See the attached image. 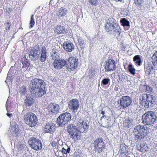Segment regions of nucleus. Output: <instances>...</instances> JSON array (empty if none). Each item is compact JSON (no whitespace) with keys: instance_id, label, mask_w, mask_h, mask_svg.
Returning <instances> with one entry per match:
<instances>
[{"instance_id":"nucleus-28","label":"nucleus","mask_w":157,"mask_h":157,"mask_svg":"<svg viewBox=\"0 0 157 157\" xmlns=\"http://www.w3.org/2000/svg\"><path fill=\"white\" fill-rule=\"evenodd\" d=\"M128 146L125 144H122L120 147V151L122 154L126 155L128 153Z\"/></svg>"},{"instance_id":"nucleus-26","label":"nucleus","mask_w":157,"mask_h":157,"mask_svg":"<svg viewBox=\"0 0 157 157\" xmlns=\"http://www.w3.org/2000/svg\"><path fill=\"white\" fill-rule=\"evenodd\" d=\"M67 12V9L65 8L62 7L59 9L57 15L59 17H60L65 16Z\"/></svg>"},{"instance_id":"nucleus-30","label":"nucleus","mask_w":157,"mask_h":157,"mask_svg":"<svg viewBox=\"0 0 157 157\" xmlns=\"http://www.w3.org/2000/svg\"><path fill=\"white\" fill-rule=\"evenodd\" d=\"M51 56L53 59H57L59 57V52L56 49L54 48L52 52Z\"/></svg>"},{"instance_id":"nucleus-2","label":"nucleus","mask_w":157,"mask_h":157,"mask_svg":"<svg viewBox=\"0 0 157 157\" xmlns=\"http://www.w3.org/2000/svg\"><path fill=\"white\" fill-rule=\"evenodd\" d=\"M157 120L155 112L149 111L146 112L142 116V121L143 124L146 125H151L153 124Z\"/></svg>"},{"instance_id":"nucleus-35","label":"nucleus","mask_w":157,"mask_h":157,"mask_svg":"<svg viewBox=\"0 0 157 157\" xmlns=\"http://www.w3.org/2000/svg\"><path fill=\"white\" fill-rule=\"evenodd\" d=\"M144 0H134V3L138 7H141L142 6V4L144 2Z\"/></svg>"},{"instance_id":"nucleus-39","label":"nucleus","mask_w":157,"mask_h":157,"mask_svg":"<svg viewBox=\"0 0 157 157\" xmlns=\"http://www.w3.org/2000/svg\"><path fill=\"white\" fill-rule=\"evenodd\" d=\"M27 92L26 87L25 86H23L21 87L20 90V93L21 94H24Z\"/></svg>"},{"instance_id":"nucleus-23","label":"nucleus","mask_w":157,"mask_h":157,"mask_svg":"<svg viewBox=\"0 0 157 157\" xmlns=\"http://www.w3.org/2000/svg\"><path fill=\"white\" fill-rule=\"evenodd\" d=\"M137 147L139 151L143 152H145L149 150L147 144L144 142H142L140 145H138Z\"/></svg>"},{"instance_id":"nucleus-6","label":"nucleus","mask_w":157,"mask_h":157,"mask_svg":"<svg viewBox=\"0 0 157 157\" xmlns=\"http://www.w3.org/2000/svg\"><path fill=\"white\" fill-rule=\"evenodd\" d=\"M67 132L71 137L74 140H78L81 137V132L73 124H71L67 127Z\"/></svg>"},{"instance_id":"nucleus-3","label":"nucleus","mask_w":157,"mask_h":157,"mask_svg":"<svg viewBox=\"0 0 157 157\" xmlns=\"http://www.w3.org/2000/svg\"><path fill=\"white\" fill-rule=\"evenodd\" d=\"M134 132L136 138L138 140H141L145 137L148 134V128L144 125H138L134 128Z\"/></svg>"},{"instance_id":"nucleus-48","label":"nucleus","mask_w":157,"mask_h":157,"mask_svg":"<svg viewBox=\"0 0 157 157\" xmlns=\"http://www.w3.org/2000/svg\"><path fill=\"white\" fill-rule=\"evenodd\" d=\"M10 75L9 74V73H8L7 75L6 80H10V79L11 77L10 76Z\"/></svg>"},{"instance_id":"nucleus-49","label":"nucleus","mask_w":157,"mask_h":157,"mask_svg":"<svg viewBox=\"0 0 157 157\" xmlns=\"http://www.w3.org/2000/svg\"><path fill=\"white\" fill-rule=\"evenodd\" d=\"M7 116L8 117H10L12 116V113H7Z\"/></svg>"},{"instance_id":"nucleus-34","label":"nucleus","mask_w":157,"mask_h":157,"mask_svg":"<svg viewBox=\"0 0 157 157\" xmlns=\"http://www.w3.org/2000/svg\"><path fill=\"white\" fill-rule=\"evenodd\" d=\"M120 22L122 23V25L123 26H129V22L127 20H126L125 18H123L122 19Z\"/></svg>"},{"instance_id":"nucleus-1","label":"nucleus","mask_w":157,"mask_h":157,"mask_svg":"<svg viewBox=\"0 0 157 157\" xmlns=\"http://www.w3.org/2000/svg\"><path fill=\"white\" fill-rule=\"evenodd\" d=\"M31 93L36 98H40L45 94L46 87L44 81L41 79L35 78L32 79L29 85Z\"/></svg>"},{"instance_id":"nucleus-5","label":"nucleus","mask_w":157,"mask_h":157,"mask_svg":"<svg viewBox=\"0 0 157 157\" xmlns=\"http://www.w3.org/2000/svg\"><path fill=\"white\" fill-rule=\"evenodd\" d=\"M67 132L71 137L74 140H78L81 137V132L73 124H71L67 127Z\"/></svg>"},{"instance_id":"nucleus-24","label":"nucleus","mask_w":157,"mask_h":157,"mask_svg":"<svg viewBox=\"0 0 157 157\" xmlns=\"http://www.w3.org/2000/svg\"><path fill=\"white\" fill-rule=\"evenodd\" d=\"M47 57V50L45 47L43 46L41 50V56L40 58V60L42 62H44Z\"/></svg>"},{"instance_id":"nucleus-36","label":"nucleus","mask_w":157,"mask_h":157,"mask_svg":"<svg viewBox=\"0 0 157 157\" xmlns=\"http://www.w3.org/2000/svg\"><path fill=\"white\" fill-rule=\"evenodd\" d=\"M22 63L23 64L22 68L24 67H29L30 65L29 61L26 59H24V61L22 62Z\"/></svg>"},{"instance_id":"nucleus-42","label":"nucleus","mask_w":157,"mask_h":157,"mask_svg":"<svg viewBox=\"0 0 157 157\" xmlns=\"http://www.w3.org/2000/svg\"><path fill=\"white\" fill-rule=\"evenodd\" d=\"M89 2L90 4L94 6L97 5L98 3L97 0H89Z\"/></svg>"},{"instance_id":"nucleus-33","label":"nucleus","mask_w":157,"mask_h":157,"mask_svg":"<svg viewBox=\"0 0 157 157\" xmlns=\"http://www.w3.org/2000/svg\"><path fill=\"white\" fill-rule=\"evenodd\" d=\"M128 71L132 75H134L135 74L136 69L133 67L132 65L129 64L128 65Z\"/></svg>"},{"instance_id":"nucleus-51","label":"nucleus","mask_w":157,"mask_h":157,"mask_svg":"<svg viewBox=\"0 0 157 157\" xmlns=\"http://www.w3.org/2000/svg\"><path fill=\"white\" fill-rule=\"evenodd\" d=\"M115 1H116V2H121L123 0H114Z\"/></svg>"},{"instance_id":"nucleus-29","label":"nucleus","mask_w":157,"mask_h":157,"mask_svg":"<svg viewBox=\"0 0 157 157\" xmlns=\"http://www.w3.org/2000/svg\"><path fill=\"white\" fill-rule=\"evenodd\" d=\"M132 119H126L124 122V125L125 127L130 128L132 125V122L133 121Z\"/></svg>"},{"instance_id":"nucleus-50","label":"nucleus","mask_w":157,"mask_h":157,"mask_svg":"<svg viewBox=\"0 0 157 157\" xmlns=\"http://www.w3.org/2000/svg\"><path fill=\"white\" fill-rule=\"evenodd\" d=\"M101 114H102V115L103 116L102 117H105V116H104V114L105 113V112L104 111H102L101 112Z\"/></svg>"},{"instance_id":"nucleus-47","label":"nucleus","mask_w":157,"mask_h":157,"mask_svg":"<svg viewBox=\"0 0 157 157\" xmlns=\"http://www.w3.org/2000/svg\"><path fill=\"white\" fill-rule=\"evenodd\" d=\"M19 131V130L17 128H15V130L14 131V132H15L16 133V136H17V133H18V132Z\"/></svg>"},{"instance_id":"nucleus-9","label":"nucleus","mask_w":157,"mask_h":157,"mask_svg":"<svg viewBox=\"0 0 157 157\" xmlns=\"http://www.w3.org/2000/svg\"><path fill=\"white\" fill-rule=\"evenodd\" d=\"M94 146L96 152L100 153L105 149V144L101 137L97 138L94 142Z\"/></svg>"},{"instance_id":"nucleus-22","label":"nucleus","mask_w":157,"mask_h":157,"mask_svg":"<svg viewBox=\"0 0 157 157\" xmlns=\"http://www.w3.org/2000/svg\"><path fill=\"white\" fill-rule=\"evenodd\" d=\"M43 128L45 132L50 133H53L55 130V126L49 123L46 124Z\"/></svg>"},{"instance_id":"nucleus-32","label":"nucleus","mask_w":157,"mask_h":157,"mask_svg":"<svg viewBox=\"0 0 157 157\" xmlns=\"http://www.w3.org/2000/svg\"><path fill=\"white\" fill-rule=\"evenodd\" d=\"M151 59L152 62L154 64H157V51L153 54Z\"/></svg>"},{"instance_id":"nucleus-44","label":"nucleus","mask_w":157,"mask_h":157,"mask_svg":"<svg viewBox=\"0 0 157 157\" xmlns=\"http://www.w3.org/2000/svg\"><path fill=\"white\" fill-rule=\"evenodd\" d=\"M146 71L147 74H150L151 71V67H147Z\"/></svg>"},{"instance_id":"nucleus-40","label":"nucleus","mask_w":157,"mask_h":157,"mask_svg":"<svg viewBox=\"0 0 157 157\" xmlns=\"http://www.w3.org/2000/svg\"><path fill=\"white\" fill-rule=\"evenodd\" d=\"M18 150H22L24 148V145L21 142H19L17 145Z\"/></svg>"},{"instance_id":"nucleus-4","label":"nucleus","mask_w":157,"mask_h":157,"mask_svg":"<svg viewBox=\"0 0 157 157\" xmlns=\"http://www.w3.org/2000/svg\"><path fill=\"white\" fill-rule=\"evenodd\" d=\"M24 121L25 123L29 127H33L37 123V118L36 116L32 112H28L24 116Z\"/></svg>"},{"instance_id":"nucleus-19","label":"nucleus","mask_w":157,"mask_h":157,"mask_svg":"<svg viewBox=\"0 0 157 157\" xmlns=\"http://www.w3.org/2000/svg\"><path fill=\"white\" fill-rule=\"evenodd\" d=\"M29 58L32 60H36L39 58L38 50L34 48L29 52Z\"/></svg>"},{"instance_id":"nucleus-8","label":"nucleus","mask_w":157,"mask_h":157,"mask_svg":"<svg viewBox=\"0 0 157 157\" xmlns=\"http://www.w3.org/2000/svg\"><path fill=\"white\" fill-rule=\"evenodd\" d=\"M71 116L68 113L65 112L59 115L57 119V123L59 126H63L71 120Z\"/></svg>"},{"instance_id":"nucleus-16","label":"nucleus","mask_w":157,"mask_h":157,"mask_svg":"<svg viewBox=\"0 0 157 157\" xmlns=\"http://www.w3.org/2000/svg\"><path fill=\"white\" fill-rule=\"evenodd\" d=\"M66 64L67 61L63 59H55L53 63L54 68L57 70L63 68Z\"/></svg>"},{"instance_id":"nucleus-21","label":"nucleus","mask_w":157,"mask_h":157,"mask_svg":"<svg viewBox=\"0 0 157 157\" xmlns=\"http://www.w3.org/2000/svg\"><path fill=\"white\" fill-rule=\"evenodd\" d=\"M64 49L67 52H71L74 49V45L72 43L64 42L63 44Z\"/></svg>"},{"instance_id":"nucleus-45","label":"nucleus","mask_w":157,"mask_h":157,"mask_svg":"<svg viewBox=\"0 0 157 157\" xmlns=\"http://www.w3.org/2000/svg\"><path fill=\"white\" fill-rule=\"evenodd\" d=\"M57 145V143L55 141H53L51 144V145L53 147H56Z\"/></svg>"},{"instance_id":"nucleus-27","label":"nucleus","mask_w":157,"mask_h":157,"mask_svg":"<svg viewBox=\"0 0 157 157\" xmlns=\"http://www.w3.org/2000/svg\"><path fill=\"white\" fill-rule=\"evenodd\" d=\"M25 102L26 105L28 106H31L34 103V99L31 96H26Z\"/></svg>"},{"instance_id":"nucleus-11","label":"nucleus","mask_w":157,"mask_h":157,"mask_svg":"<svg viewBox=\"0 0 157 157\" xmlns=\"http://www.w3.org/2000/svg\"><path fill=\"white\" fill-rule=\"evenodd\" d=\"M68 70L69 71H74L77 67L78 65L77 58L74 56H71L68 59Z\"/></svg>"},{"instance_id":"nucleus-38","label":"nucleus","mask_w":157,"mask_h":157,"mask_svg":"<svg viewBox=\"0 0 157 157\" xmlns=\"http://www.w3.org/2000/svg\"><path fill=\"white\" fill-rule=\"evenodd\" d=\"M70 151V148L69 147H68L67 149H65L64 147H63L62 149V152L65 154L66 155L67 153H69Z\"/></svg>"},{"instance_id":"nucleus-13","label":"nucleus","mask_w":157,"mask_h":157,"mask_svg":"<svg viewBox=\"0 0 157 157\" xmlns=\"http://www.w3.org/2000/svg\"><path fill=\"white\" fill-rule=\"evenodd\" d=\"M47 109L49 114L52 115H54L59 112L60 108L58 104L51 103L48 106Z\"/></svg>"},{"instance_id":"nucleus-12","label":"nucleus","mask_w":157,"mask_h":157,"mask_svg":"<svg viewBox=\"0 0 157 157\" xmlns=\"http://www.w3.org/2000/svg\"><path fill=\"white\" fill-rule=\"evenodd\" d=\"M151 95L146 94H143L140 98V104L144 107L148 108L149 104L151 101Z\"/></svg>"},{"instance_id":"nucleus-18","label":"nucleus","mask_w":157,"mask_h":157,"mask_svg":"<svg viewBox=\"0 0 157 157\" xmlns=\"http://www.w3.org/2000/svg\"><path fill=\"white\" fill-rule=\"evenodd\" d=\"M76 127L82 132H85L88 128L89 126L85 121L79 120L78 122Z\"/></svg>"},{"instance_id":"nucleus-15","label":"nucleus","mask_w":157,"mask_h":157,"mask_svg":"<svg viewBox=\"0 0 157 157\" xmlns=\"http://www.w3.org/2000/svg\"><path fill=\"white\" fill-rule=\"evenodd\" d=\"M79 106V101L77 99H72L69 101L68 104L69 109L74 112L76 113L77 111Z\"/></svg>"},{"instance_id":"nucleus-20","label":"nucleus","mask_w":157,"mask_h":157,"mask_svg":"<svg viewBox=\"0 0 157 157\" xmlns=\"http://www.w3.org/2000/svg\"><path fill=\"white\" fill-rule=\"evenodd\" d=\"M53 30L55 33L58 35L64 34L66 32L64 27L59 25L55 26Z\"/></svg>"},{"instance_id":"nucleus-14","label":"nucleus","mask_w":157,"mask_h":157,"mask_svg":"<svg viewBox=\"0 0 157 157\" xmlns=\"http://www.w3.org/2000/svg\"><path fill=\"white\" fill-rule=\"evenodd\" d=\"M116 63L112 59H109L106 61L104 65V68L107 71H111L116 70Z\"/></svg>"},{"instance_id":"nucleus-41","label":"nucleus","mask_w":157,"mask_h":157,"mask_svg":"<svg viewBox=\"0 0 157 157\" xmlns=\"http://www.w3.org/2000/svg\"><path fill=\"white\" fill-rule=\"evenodd\" d=\"M110 79L109 78H104L102 80L101 82L103 85H106L108 83Z\"/></svg>"},{"instance_id":"nucleus-46","label":"nucleus","mask_w":157,"mask_h":157,"mask_svg":"<svg viewBox=\"0 0 157 157\" xmlns=\"http://www.w3.org/2000/svg\"><path fill=\"white\" fill-rule=\"evenodd\" d=\"M6 24L7 25V26L8 28V29L9 30L11 26L10 23L9 22L7 21L6 22Z\"/></svg>"},{"instance_id":"nucleus-17","label":"nucleus","mask_w":157,"mask_h":157,"mask_svg":"<svg viewBox=\"0 0 157 157\" xmlns=\"http://www.w3.org/2000/svg\"><path fill=\"white\" fill-rule=\"evenodd\" d=\"M117 28L118 27L116 28L113 24L110 22H107L105 26L106 32H111L113 30V32L115 33V35H116L117 34L118 36H119L121 33Z\"/></svg>"},{"instance_id":"nucleus-7","label":"nucleus","mask_w":157,"mask_h":157,"mask_svg":"<svg viewBox=\"0 0 157 157\" xmlns=\"http://www.w3.org/2000/svg\"><path fill=\"white\" fill-rule=\"evenodd\" d=\"M131 98L128 96H123L118 101V105H116V107L119 110L124 109L128 107L132 103Z\"/></svg>"},{"instance_id":"nucleus-31","label":"nucleus","mask_w":157,"mask_h":157,"mask_svg":"<svg viewBox=\"0 0 157 157\" xmlns=\"http://www.w3.org/2000/svg\"><path fill=\"white\" fill-rule=\"evenodd\" d=\"M78 44L81 48L82 49L84 48L85 44L84 40L82 38L80 37L78 38Z\"/></svg>"},{"instance_id":"nucleus-43","label":"nucleus","mask_w":157,"mask_h":157,"mask_svg":"<svg viewBox=\"0 0 157 157\" xmlns=\"http://www.w3.org/2000/svg\"><path fill=\"white\" fill-rule=\"evenodd\" d=\"M58 0H51L50 2V5H51L53 6H56L58 2Z\"/></svg>"},{"instance_id":"nucleus-25","label":"nucleus","mask_w":157,"mask_h":157,"mask_svg":"<svg viewBox=\"0 0 157 157\" xmlns=\"http://www.w3.org/2000/svg\"><path fill=\"white\" fill-rule=\"evenodd\" d=\"M140 56V55H138L135 56L133 58V61L135 63V64L137 67L140 66L142 63Z\"/></svg>"},{"instance_id":"nucleus-37","label":"nucleus","mask_w":157,"mask_h":157,"mask_svg":"<svg viewBox=\"0 0 157 157\" xmlns=\"http://www.w3.org/2000/svg\"><path fill=\"white\" fill-rule=\"evenodd\" d=\"M34 19V15H32L31 16L30 18V21L29 23L30 28H32L35 24Z\"/></svg>"},{"instance_id":"nucleus-10","label":"nucleus","mask_w":157,"mask_h":157,"mask_svg":"<svg viewBox=\"0 0 157 157\" xmlns=\"http://www.w3.org/2000/svg\"><path fill=\"white\" fill-rule=\"evenodd\" d=\"M29 144L31 147L34 150H40L42 148V144L40 140L35 137L31 138L29 141Z\"/></svg>"}]
</instances>
